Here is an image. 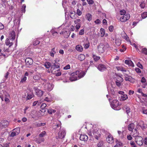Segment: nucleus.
I'll list each match as a JSON object with an SVG mask.
<instances>
[{
    "instance_id": "obj_45",
    "label": "nucleus",
    "mask_w": 147,
    "mask_h": 147,
    "mask_svg": "<svg viewBox=\"0 0 147 147\" xmlns=\"http://www.w3.org/2000/svg\"><path fill=\"white\" fill-rule=\"evenodd\" d=\"M113 29V26H111L109 28V30L110 32H112Z\"/></svg>"
},
{
    "instance_id": "obj_62",
    "label": "nucleus",
    "mask_w": 147,
    "mask_h": 147,
    "mask_svg": "<svg viewBox=\"0 0 147 147\" xmlns=\"http://www.w3.org/2000/svg\"><path fill=\"white\" fill-rule=\"evenodd\" d=\"M131 60H126L125 61V63L128 65L130 61Z\"/></svg>"
},
{
    "instance_id": "obj_29",
    "label": "nucleus",
    "mask_w": 147,
    "mask_h": 147,
    "mask_svg": "<svg viewBox=\"0 0 147 147\" xmlns=\"http://www.w3.org/2000/svg\"><path fill=\"white\" fill-rule=\"evenodd\" d=\"M121 97L122 100H125L128 98V97L126 95H121Z\"/></svg>"
},
{
    "instance_id": "obj_15",
    "label": "nucleus",
    "mask_w": 147,
    "mask_h": 147,
    "mask_svg": "<svg viewBox=\"0 0 147 147\" xmlns=\"http://www.w3.org/2000/svg\"><path fill=\"white\" fill-rule=\"evenodd\" d=\"M106 140L107 142L109 143H110L111 142H113V141H114L113 137L111 135L108 136Z\"/></svg>"
},
{
    "instance_id": "obj_17",
    "label": "nucleus",
    "mask_w": 147,
    "mask_h": 147,
    "mask_svg": "<svg viewBox=\"0 0 147 147\" xmlns=\"http://www.w3.org/2000/svg\"><path fill=\"white\" fill-rule=\"evenodd\" d=\"M134 124L133 123L129 124L128 125V129L130 131H132L134 128Z\"/></svg>"
},
{
    "instance_id": "obj_43",
    "label": "nucleus",
    "mask_w": 147,
    "mask_h": 147,
    "mask_svg": "<svg viewBox=\"0 0 147 147\" xmlns=\"http://www.w3.org/2000/svg\"><path fill=\"white\" fill-rule=\"evenodd\" d=\"M16 135H17L16 134V133L15 131H13L11 133L10 136L12 137H14Z\"/></svg>"
},
{
    "instance_id": "obj_16",
    "label": "nucleus",
    "mask_w": 147,
    "mask_h": 147,
    "mask_svg": "<svg viewBox=\"0 0 147 147\" xmlns=\"http://www.w3.org/2000/svg\"><path fill=\"white\" fill-rule=\"evenodd\" d=\"M92 18V16L89 13H88L86 14V18L89 21H90Z\"/></svg>"
},
{
    "instance_id": "obj_7",
    "label": "nucleus",
    "mask_w": 147,
    "mask_h": 147,
    "mask_svg": "<svg viewBox=\"0 0 147 147\" xmlns=\"http://www.w3.org/2000/svg\"><path fill=\"white\" fill-rule=\"evenodd\" d=\"M65 135V133L64 131H61L58 133V137L59 138L62 139L63 138Z\"/></svg>"
},
{
    "instance_id": "obj_40",
    "label": "nucleus",
    "mask_w": 147,
    "mask_h": 147,
    "mask_svg": "<svg viewBox=\"0 0 147 147\" xmlns=\"http://www.w3.org/2000/svg\"><path fill=\"white\" fill-rule=\"evenodd\" d=\"M117 69H118V70H121L123 71H125V72L126 71V70H125V69L124 68H123V67H118L117 68Z\"/></svg>"
},
{
    "instance_id": "obj_37",
    "label": "nucleus",
    "mask_w": 147,
    "mask_h": 147,
    "mask_svg": "<svg viewBox=\"0 0 147 147\" xmlns=\"http://www.w3.org/2000/svg\"><path fill=\"white\" fill-rule=\"evenodd\" d=\"M82 12L79 9H77V14L78 15L80 16L82 14Z\"/></svg>"
},
{
    "instance_id": "obj_20",
    "label": "nucleus",
    "mask_w": 147,
    "mask_h": 147,
    "mask_svg": "<svg viewBox=\"0 0 147 147\" xmlns=\"http://www.w3.org/2000/svg\"><path fill=\"white\" fill-rule=\"evenodd\" d=\"M78 59L82 61L84 60L85 58V56L83 54H80L79 55Z\"/></svg>"
},
{
    "instance_id": "obj_31",
    "label": "nucleus",
    "mask_w": 147,
    "mask_h": 147,
    "mask_svg": "<svg viewBox=\"0 0 147 147\" xmlns=\"http://www.w3.org/2000/svg\"><path fill=\"white\" fill-rule=\"evenodd\" d=\"M47 105L45 103H42L41 105V108L42 110H44V108L46 107Z\"/></svg>"
},
{
    "instance_id": "obj_6",
    "label": "nucleus",
    "mask_w": 147,
    "mask_h": 147,
    "mask_svg": "<svg viewBox=\"0 0 147 147\" xmlns=\"http://www.w3.org/2000/svg\"><path fill=\"white\" fill-rule=\"evenodd\" d=\"M15 37H12L10 39V40L8 38H7L5 41V43L6 45H9V47H10L12 46L13 44V42L11 41H10V40L12 41L14 40L15 39Z\"/></svg>"
},
{
    "instance_id": "obj_28",
    "label": "nucleus",
    "mask_w": 147,
    "mask_h": 147,
    "mask_svg": "<svg viewBox=\"0 0 147 147\" xmlns=\"http://www.w3.org/2000/svg\"><path fill=\"white\" fill-rule=\"evenodd\" d=\"M13 130H15V132L16 133V134L17 135H18L20 133V128L18 127L15 129Z\"/></svg>"
},
{
    "instance_id": "obj_53",
    "label": "nucleus",
    "mask_w": 147,
    "mask_h": 147,
    "mask_svg": "<svg viewBox=\"0 0 147 147\" xmlns=\"http://www.w3.org/2000/svg\"><path fill=\"white\" fill-rule=\"evenodd\" d=\"M128 65L130 66H131L132 67H134V64L132 62V61H130V62L129 63Z\"/></svg>"
},
{
    "instance_id": "obj_39",
    "label": "nucleus",
    "mask_w": 147,
    "mask_h": 147,
    "mask_svg": "<svg viewBox=\"0 0 147 147\" xmlns=\"http://www.w3.org/2000/svg\"><path fill=\"white\" fill-rule=\"evenodd\" d=\"M131 146L132 147H136V146L134 142L131 141L130 142Z\"/></svg>"
},
{
    "instance_id": "obj_56",
    "label": "nucleus",
    "mask_w": 147,
    "mask_h": 147,
    "mask_svg": "<svg viewBox=\"0 0 147 147\" xmlns=\"http://www.w3.org/2000/svg\"><path fill=\"white\" fill-rule=\"evenodd\" d=\"M94 22L96 24H99L100 23V21L98 19H97Z\"/></svg>"
},
{
    "instance_id": "obj_50",
    "label": "nucleus",
    "mask_w": 147,
    "mask_h": 147,
    "mask_svg": "<svg viewBox=\"0 0 147 147\" xmlns=\"http://www.w3.org/2000/svg\"><path fill=\"white\" fill-rule=\"evenodd\" d=\"M4 25L1 23L0 22V30H2L4 28Z\"/></svg>"
},
{
    "instance_id": "obj_5",
    "label": "nucleus",
    "mask_w": 147,
    "mask_h": 147,
    "mask_svg": "<svg viewBox=\"0 0 147 147\" xmlns=\"http://www.w3.org/2000/svg\"><path fill=\"white\" fill-rule=\"evenodd\" d=\"M119 105V102L116 100H113L111 104V106L113 108H116Z\"/></svg>"
},
{
    "instance_id": "obj_11",
    "label": "nucleus",
    "mask_w": 147,
    "mask_h": 147,
    "mask_svg": "<svg viewBox=\"0 0 147 147\" xmlns=\"http://www.w3.org/2000/svg\"><path fill=\"white\" fill-rule=\"evenodd\" d=\"M125 80L127 81H128L132 82H134L135 80L131 76H129L127 77H125Z\"/></svg>"
},
{
    "instance_id": "obj_48",
    "label": "nucleus",
    "mask_w": 147,
    "mask_h": 147,
    "mask_svg": "<svg viewBox=\"0 0 147 147\" xmlns=\"http://www.w3.org/2000/svg\"><path fill=\"white\" fill-rule=\"evenodd\" d=\"M84 29H82L79 32V34L80 35H82L83 34H84Z\"/></svg>"
},
{
    "instance_id": "obj_64",
    "label": "nucleus",
    "mask_w": 147,
    "mask_h": 147,
    "mask_svg": "<svg viewBox=\"0 0 147 147\" xmlns=\"http://www.w3.org/2000/svg\"><path fill=\"white\" fill-rule=\"evenodd\" d=\"M143 112L144 114H147V109H143Z\"/></svg>"
},
{
    "instance_id": "obj_33",
    "label": "nucleus",
    "mask_w": 147,
    "mask_h": 147,
    "mask_svg": "<svg viewBox=\"0 0 147 147\" xmlns=\"http://www.w3.org/2000/svg\"><path fill=\"white\" fill-rule=\"evenodd\" d=\"M77 77H70V80L71 81H74L76 80H77Z\"/></svg>"
},
{
    "instance_id": "obj_36",
    "label": "nucleus",
    "mask_w": 147,
    "mask_h": 147,
    "mask_svg": "<svg viewBox=\"0 0 147 147\" xmlns=\"http://www.w3.org/2000/svg\"><path fill=\"white\" fill-rule=\"evenodd\" d=\"M46 134V132L45 131H44L41 133L39 135L40 137H43Z\"/></svg>"
},
{
    "instance_id": "obj_42",
    "label": "nucleus",
    "mask_w": 147,
    "mask_h": 147,
    "mask_svg": "<svg viewBox=\"0 0 147 147\" xmlns=\"http://www.w3.org/2000/svg\"><path fill=\"white\" fill-rule=\"evenodd\" d=\"M26 80V76H24L23 78H22L21 79V80L20 82V83H23Z\"/></svg>"
},
{
    "instance_id": "obj_12",
    "label": "nucleus",
    "mask_w": 147,
    "mask_h": 147,
    "mask_svg": "<svg viewBox=\"0 0 147 147\" xmlns=\"http://www.w3.org/2000/svg\"><path fill=\"white\" fill-rule=\"evenodd\" d=\"M98 68L100 71H102L106 69V67L104 65L100 64L98 65Z\"/></svg>"
},
{
    "instance_id": "obj_54",
    "label": "nucleus",
    "mask_w": 147,
    "mask_h": 147,
    "mask_svg": "<svg viewBox=\"0 0 147 147\" xmlns=\"http://www.w3.org/2000/svg\"><path fill=\"white\" fill-rule=\"evenodd\" d=\"M146 79L144 77H142V79L141 80V82L142 83H144L146 82Z\"/></svg>"
},
{
    "instance_id": "obj_8",
    "label": "nucleus",
    "mask_w": 147,
    "mask_h": 147,
    "mask_svg": "<svg viewBox=\"0 0 147 147\" xmlns=\"http://www.w3.org/2000/svg\"><path fill=\"white\" fill-rule=\"evenodd\" d=\"M27 65H30L33 64V60L30 58H28L26 59L25 60Z\"/></svg>"
},
{
    "instance_id": "obj_23",
    "label": "nucleus",
    "mask_w": 147,
    "mask_h": 147,
    "mask_svg": "<svg viewBox=\"0 0 147 147\" xmlns=\"http://www.w3.org/2000/svg\"><path fill=\"white\" fill-rule=\"evenodd\" d=\"M45 66L48 69L51 66V64L50 62H48L45 64Z\"/></svg>"
},
{
    "instance_id": "obj_26",
    "label": "nucleus",
    "mask_w": 147,
    "mask_h": 147,
    "mask_svg": "<svg viewBox=\"0 0 147 147\" xmlns=\"http://www.w3.org/2000/svg\"><path fill=\"white\" fill-rule=\"evenodd\" d=\"M26 8V5L25 4H23L22 7L21 11L22 12L24 13L25 12V8Z\"/></svg>"
},
{
    "instance_id": "obj_24",
    "label": "nucleus",
    "mask_w": 147,
    "mask_h": 147,
    "mask_svg": "<svg viewBox=\"0 0 147 147\" xmlns=\"http://www.w3.org/2000/svg\"><path fill=\"white\" fill-rule=\"evenodd\" d=\"M93 58L94 60L95 61H97L100 58L99 57L96 56L95 55H93Z\"/></svg>"
},
{
    "instance_id": "obj_1",
    "label": "nucleus",
    "mask_w": 147,
    "mask_h": 147,
    "mask_svg": "<svg viewBox=\"0 0 147 147\" xmlns=\"http://www.w3.org/2000/svg\"><path fill=\"white\" fill-rule=\"evenodd\" d=\"M119 13L120 15L122 16L120 18V20L121 22H125L130 18V15L129 14L127 13L125 10H120Z\"/></svg>"
},
{
    "instance_id": "obj_38",
    "label": "nucleus",
    "mask_w": 147,
    "mask_h": 147,
    "mask_svg": "<svg viewBox=\"0 0 147 147\" xmlns=\"http://www.w3.org/2000/svg\"><path fill=\"white\" fill-rule=\"evenodd\" d=\"M103 145V142L101 141L99 142L97 145V146L98 147H100L102 146Z\"/></svg>"
},
{
    "instance_id": "obj_27",
    "label": "nucleus",
    "mask_w": 147,
    "mask_h": 147,
    "mask_svg": "<svg viewBox=\"0 0 147 147\" xmlns=\"http://www.w3.org/2000/svg\"><path fill=\"white\" fill-rule=\"evenodd\" d=\"M140 6L142 8H144L145 7V3L144 1H143L141 3L140 5Z\"/></svg>"
},
{
    "instance_id": "obj_19",
    "label": "nucleus",
    "mask_w": 147,
    "mask_h": 147,
    "mask_svg": "<svg viewBox=\"0 0 147 147\" xmlns=\"http://www.w3.org/2000/svg\"><path fill=\"white\" fill-rule=\"evenodd\" d=\"M76 49L80 52H82L83 51L82 47L80 45H77L76 47Z\"/></svg>"
},
{
    "instance_id": "obj_63",
    "label": "nucleus",
    "mask_w": 147,
    "mask_h": 147,
    "mask_svg": "<svg viewBox=\"0 0 147 147\" xmlns=\"http://www.w3.org/2000/svg\"><path fill=\"white\" fill-rule=\"evenodd\" d=\"M134 93V91H131V90H129V95H131L133 94Z\"/></svg>"
},
{
    "instance_id": "obj_41",
    "label": "nucleus",
    "mask_w": 147,
    "mask_h": 147,
    "mask_svg": "<svg viewBox=\"0 0 147 147\" xmlns=\"http://www.w3.org/2000/svg\"><path fill=\"white\" fill-rule=\"evenodd\" d=\"M80 21V19H77L75 20L74 21V23L75 24H79V23Z\"/></svg>"
},
{
    "instance_id": "obj_14",
    "label": "nucleus",
    "mask_w": 147,
    "mask_h": 147,
    "mask_svg": "<svg viewBox=\"0 0 147 147\" xmlns=\"http://www.w3.org/2000/svg\"><path fill=\"white\" fill-rule=\"evenodd\" d=\"M1 123L2 126L5 128L9 124V122L8 121L5 120L2 121L1 122Z\"/></svg>"
},
{
    "instance_id": "obj_55",
    "label": "nucleus",
    "mask_w": 147,
    "mask_h": 147,
    "mask_svg": "<svg viewBox=\"0 0 147 147\" xmlns=\"http://www.w3.org/2000/svg\"><path fill=\"white\" fill-rule=\"evenodd\" d=\"M87 1L88 3L89 4H92L93 3L92 0H87Z\"/></svg>"
},
{
    "instance_id": "obj_44",
    "label": "nucleus",
    "mask_w": 147,
    "mask_h": 147,
    "mask_svg": "<svg viewBox=\"0 0 147 147\" xmlns=\"http://www.w3.org/2000/svg\"><path fill=\"white\" fill-rule=\"evenodd\" d=\"M70 68V66L69 65H67L66 66L63 67L64 69L67 70Z\"/></svg>"
},
{
    "instance_id": "obj_13",
    "label": "nucleus",
    "mask_w": 147,
    "mask_h": 147,
    "mask_svg": "<svg viewBox=\"0 0 147 147\" xmlns=\"http://www.w3.org/2000/svg\"><path fill=\"white\" fill-rule=\"evenodd\" d=\"M27 98L26 100H29L31 99L32 97H33L34 96V94L32 92H28L27 93Z\"/></svg>"
},
{
    "instance_id": "obj_57",
    "label": "nucleus",
    "mask_w": 147,
    "mask_h": 147,
    "mask_svg": "<svg viewBox=\"0 0 147 147\" xmlns=\"http://www.w3.org/2000/svg\"><path fill=\"white\" fill-rule=\"evenodd\" d=\"M127 138L129 140H131L132 138L131 137L130 135L127 136Z\"/></svg>"
},
{
    "instance_id": "obj_47",
    "label": "nucleus",
    "mask_w": 147,
    "mask_h": 147,
    "mask_svg": "<svg viewBox=\"0 0 147 147\" xmlns=\"http://www.w3.org/2000/svg\"><path fill=\"white\" fill-rule=\"evenodd\" d=\"M89 43H88V44L86 43L85 44H84V48L86 49H87V48H88L89 47Z\"/></svg>"
},
{
    "instance_id": "obj_58",
    "label": "nucleus",
    "mask_w": 147,
    "mask_h": 147,
    "mask_svg": "<svg viewBox=\"0 0 147 147\" xmlns=\"http://www.w3.org/2000/svg\"><path fill=\"white\" fill-rule=\"evenodd\" d=\"M116 85L118 86H119L121 85L120 82L117 81H116Z\"/></svg>"
},
{
    "instance_id": "obj_30",
    "label": "nucleus",
    "mask_w": 147,
    "mask_h": 147,
    "mask_svg": "<svg viewBox=\"0 0 147 147\" xmlns=\"http://www.w3.org/2000/svg\"><path fill=\"white\" fill-rule=\"evenodd\" d=\"M85 73L83 72H82L80 73V74L78 75V77L79 78H81L83 77L85 75Z\"/></svg>"
},
{
    "instance_id": "obj_21",
    "label": "nucleus",
    "mask_w": 147,
    "mask_h": 147,
    "mask_svg": "<svg viewBox=\"0 0 147 147\" xmlns=\"http://www.w3.org/2000/svg\"><path fill=\"white\" fill-rule=\"evenodd\" d=\"M20 24V21L19 20H15L14 21V25L13 26H16L18 27L19 26Z\"/></svg>"
},
{
    "instance_id": "obj_61",
    "label": "nucleus",
    "mask_w": 147,
    "mask_h": 147,
    "mask_svg": "<svg viewBox=\"0 0 147 147\" xmlns=\"http://www.w3.org/2000/svg\"><path fill=\"white\" fill-rule=\"evenodd\" d=\"M35 42L34 43V45H38L39 44L40 42H39L38 40H36L35 41Z\"/></svg>"
},
{
    "instance_id": "obj_35",
    "label": "nucleus",
    "mask_w": 147,
    "mask_h": 147,
    "mask_svg": "<svg viewBox=\"0 0 147 147\" xmlns=\"http://www.w3.org/2000/svg\"><path fill=\"white\" fill-rule=\"evenodd\" d=\"M117 76L118 78L117 80L120 82V81H121V82H122L123 80V78L120 76H119L118 75Z\"/></svg>"
},
{
    "instance_id": "obj_51",
    "label": "nucleus",
    "mask_w": 147,
    "mask_h": 147,
    "mask_svg": "<svg viewBox=\"0 0 147 147\" xmlns=\"http://www.w3.org/2000/svg\"><path fill=\"white\" fill-rule=\"evenodd\" d=\"M135 71L137 72V73H140L141 72V70L140 69L138 68H136L135 69Z\"/></svg>"
},
{
    "instance_id": "obj_32",
    "label": "nucleus",
    "mask_w": 147,
    "mask_h": 147,
    "mask_svg": "<svg viewBox=\"0 0 147 147\" xmlns=\"http://www.w3.org/2000/svg\"><path fill=\"white\" fill-rule=\"evenodd\" d=\"M142 53L144 54L147 55V49L146 48H143L142 51Z\"/></svg>"
},
{
    "instance_id": "obj_49",
    "label": "nucleus",
    "mask_w": 147,
    "mask_h": 147,
    "mask_svg": "<svg viewBox=\"0 0 147 147\" xmlns=\"http://www.w3.org/2000/svg\"><path fill=\"white\" fill-rule=\"evenodd\" d=\"M81 26L80 24H77L76 26V30H78L80 28Z\"/></svg>"
},
{
    "instance_id": "obj_25",
    "label": "nucleus",
    "mask_w": 147,
    "mask_h": 147,
    "mask_svg": "<svg viewBox=\"0 0 147 147\" xmlns=\"http://www.w3.org/2000/svg\"><path fill=\"white\" fill-rule=\"evenodd\" d=\"M142 17L143 19H144L147 17V12H145L142 14Z\"/></svg>"
},
{
    "instance_id": "obj_9",
    "label": "nucleus",
    "mask_w": 147,
    "mask_h": 147,
    "mask_svg": "<svg viewBox=\"0 0 147 147\" xmlns=\"http://www.w3.org/2000/svg\"><path fill=\"white\" fill-rule=\"evenodd\" d=\"M34 89L35 90H36V94L38 96H41L42 95L43 92L42 91L38 89L37 88H36V87L34 88Z\"/></svg>"
},
{
    "instance_id": "obj_46",
    "label": "nucleus",
    "mask_w": 147,
    "mask_h": 147,
    "mask_svg": "<svg viewBox=\"0 0 147 147\" xmlns=\"http://www.w3.org/2000/svg\"><path fill=\"white\" fill-rule=\"evenodd\" d=\"M137 65L138 67L140 68L141 69H142L143 68L142 65L139 62H138L137 63Z\"/></svg>"
},
{
    "instance_id": "obj_60",
    "label": "nucleus",
    "mask_w": 147,
    "mask_h": 147,
    "mask_svg": "<svg viewBox=\"0 0 147 147\" xmlns=\"http://www.w3.org/2000/svg\"><path fill=\"white\" fill-rule=\"evenodd\" d=\"M124 38L127 41H129L130 42L131 45H132L131 44V42L129 39V37H124Z\"/></svg>"
},
{
    "instance_id": "obj_2",
    "label": "nucleus",
    "mask_w": 147,
    "mask_h": 147,
    "mask_svg": "<svg viewBox=\"0 0 147 147\" xmlns=\"http://www.w3.org/2000/svg\"><path fill=\"white\" fill-rule=\"evenodd\" d=\"M54 62H53L51 64V70L52 73L53 72V71L55 68H58L59 67L60 64L57 62L56 60L54 61Z\"/></svg>"
},
{
    "instance_id": "obj_52",
    "label": "nucleus",
    "mask_w": 147,
    "mask_h": 147,
    "mask_svg": "<svg viewBox=\"0 0 147 147\" xmlns=\"http://www.w3.org/2000/svg\"><path fill=\"white\" fill-rule=\"evenodd\" d=\"M51 32L52 33L53 36H57L58 33L57 32H53V31H52Z\"/></svg>"
},
{
    "instance_id": "obj_59",
    "label": "nucleus",
    "mask_w": 147,
    "mask_h": 147,
    "mask_svg": "<svg viewBox=\"0 0 147 147\" xmlns=\"http://www.w3.org/2000/svg\"><path fill=\"white\" fill-rule=\"evenodd\" d=\"M48 112L50 114H51L53 112V109H49L47 110Z\"/></svg>"
},
{
    "instance_id": "obj_10",
    "label": "nucleus",
    "mask_w": 147,
    "mask_h": 147,
    "mask_svg": "<svg viewBox=\"0 0 147 147\" xmlns=\"http://www.w3.org/2000/svg\"><path fill=\"white\" fill-rule=\"evenodd\" d=\"M80 138L81 140L86 141L88 139V137L86 135L81 134Z\"/></svg>"
},
{
    "instance_id": "obj_4",
    "label": "nucleus",
    "mask_w": 147,
    "mask_h": 147,
    "mask_svg": "<svg viewBox=\"0 0 147 147\" xmlns=\"http://www.w3.org/2000/svg\"><path fill=\"white\" fill-rule=\"evenodd\" d=\"M97 49L99 53H103L105 51L106 49L105 46L101 43L98 46Z\"/></svg>"
},
{
    "instance_id": "obj_34",
    "label": "nucleus",
    "mask_w": 147,
    "mask_h": 147,
    "mask_svg": "<svg viewBox=\"0 0 147 147\" xmlns=\"http://www.w3.org/2000/svg\"><path fill=\"white\" fill-rule=\"evenodd\" d=\"M105 30L104 29L102 28L101 29V36H104V35L105 34Z\"/></svg>"
},
{
    "instance_id": "obj_3",
    "label": "nucleus",
    "mask_w": 147,
    "mask_h": 147,
    "mask_svg": "<svg viewBox=\"0 0 147 147\" xmlns=\"http://www.w3.org/2000/svg\"><path fill=\"white\" fill-rule=\"evenodd\" d=\"M144 142V140L142 138L141 136H138L136 138V142L140 146H141Z\"/></svg>"
},
{
    "instance_id": "obj_18",
    "label": "nucleus",
    "mask_w": 147,
    "mask_h": 147,
    "mask_svg": "<svg viewBox=\"0 0 147 147\" xmlns=\"http://www.w3.org/2000/svg\"><path fill=\"white\" fill-rule=\"evenodd\" d=\"M115 43L117 46H119L120 45L121 43V41L120 39H119V38H115Z\"/></svg>"
},
{
    "instance_id": "obj_22",
    "label": "nucleus",
    "mask_w": 147,
    "mask_h": 147,
    "mask_svg": "<svg viewBox=\"0 0 147 147\" xmlns=\"http://www.w3.org/2000/svg\"><path fill=\"white\" fill-rule=\"evenodd\" d=\"M9 34L11 35L10 37H15L16 36L15 32L14 30L10 32Z\"/></svg>"
}]
</instances>
